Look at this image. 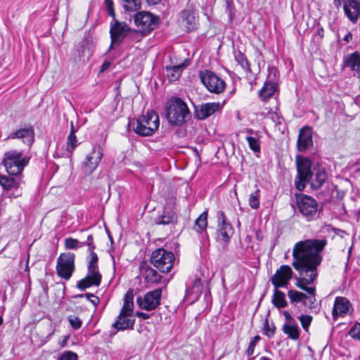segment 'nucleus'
Here are the masks:
<instances>
[{
	"label": "nucleus",
	"mask_w": 360,
	"mask_h": 360,
	"mask_svg": "<svg viewBox=\"0 0 360 360\" xmlns=\"http://www.w3.org/2000/svg\"><path fill=\"white\" fill-rule=\"evenodd\" d=\"M327 245L326 239H307L296 243L292 249V266L298 272L299 277H296L295 285L307 292L309 296V307H315L316 288L307 287L315 281L317 277V267L322 261L320 252Z\"/></svg>",
	"instance_id": "f257e3e1"
},
{
	"label": "nucleus",
	"mask_w": 360,
	"mask_h": 360,
	"mask_svg": "<svg viewBox=\"0 0 360 360\" xmlns=\"http://www.w3.org/2000/svg\"><path fill=\"white\" fill-rule=\"evenodd\" d=\"M297 176L295 179V187L300 191L304 189L306 183H310L314 189L319 188L326 179V173L323 170L312 172L311 162L308 158L297 156L296 158Z\"/></svg>",
	"instance_id": "f03ea898"
},
{
	"label": "nucleus",
	"mask_w": 360,
	"mask_h": 360,
	"mask_svg": "<svg viewBox=\"0 0 360 360\" xmlns=\"http://www.w3.org/2000/svg\"><path fill=\"white\" fill-rule=\"evenodd\" d=\"M165 112L169 124L181 127L191 117L187 104L181 98L173 97L166 103Z\"/></svg>",
	"instance_id": "7ed1b4c3"
},
{
	"label": "nucleus",
	"mask_w": 360,
	"mask_h": 360,
	"mask_svg": "<svg viewBox=\"0 0 360 360\" xmlns=\"http://www.w3.org/2000/svg\"><path fill=\"white\" fill-rule=\"evenodd\" d=\"M134 132L141 136H152L160 125L158 115L154 110H148L133 123Z\"/></svg>",
	"instance_id": "20e7f679"
},
{
	"label": "nucleus",
	"mask_w": 360,
	"mask_h": 360,
	"mask_svg": "<svg viewBox=\"0 0 360 360\" xmlns=\"http://www.w3.org/2000/svg\"><path fill=\"white\" fill-rule=\"evenodd\" d=\"M28 160L22 157V152L9 150L4 153L3 165L9 175L21 174Z\"/></svg>",
	"instance_id": "39448f33"
},
{
	"label": "nucleus",
	"mask_w": 360,
	"mask_h": 360,
	"mask_svg": "<svg viewBox=\"0 0 360 360\" xmlns=\"http://www.w3.org/2000/svg\"><path fill=\"white\" fill-rule=\"evenodd\" d=\"M174 254L163 248H158L152 252L151 264L162 273L169 272L174 264Z\"/></svg>",
	"instance_id": "423d86ee"
},
{
	"label": "nucleus",
	"mask_w": 360,
	"mask_h": 360,
	"mask_svg": "<svg viewBox=\"0 0 360 360\" xmlns=\"http://www.w3.org/2000/svg\"><path fill=\"white\" fill-rule=\"evenodd\" d=\"M299 212L307 221H311L319 217V205L316 200L307 195H296Z\"/></svg>",
	"instance_id": "0eeeda50"
},
{
	"label": "nucleus",
	"mask_w": 360,
	"mask_h": 360,
	"mask_svg": "<svg viewBox=\"0 0 360 360\" xmlns=\"http://www.w3.org/2000/svg\"><path fill=\"white\" fill-rule=\"evenodd\" d=\"M134 21L140 32L146 35L155 29L159 22V18L150 12L140 11L134 14Z\"/></svg>",
	"instance_id": "6e6552de"
},
{
	"label": "nucleus",
	"mask_w": 360,
	"mask_h": 360,
	"mask_svg": "<svg viewBox=\"0 0 360 360\" xmlns=\"http://www.w3.org/2000/svg\"><path fill=\"white\" fill-rule=\"evenodd\" d=\"M75 257L72 252L61 253L57 259L56 272L58 276L68 281L75 271Z\"/></svg>",
	"instance_id": "1a4fd4ad"
},
{
	"label": "nucleus",
	"mask_w": 360,
	"mask_h": 360,
	"mask_svg": "<svg viewBox=\"0 0 360 360\" xmlns=\"http://www.w3.org/2000/svg\"><path fill=\"white\" fill-rule=\"evenodd\" d=\"M200 78L207 89L212 93L220 94L225 89V82L210 70L200 71Z\"/></svg>",
	"instance_id": "9d476101"
},
{
	"label": "nucleus",
	"mask_w": 360,
	"mask_h": 360,
	"mask_svg": "<svg viewBox=\"0 0 360 360\" xmlns=\"http://www.w3.org/2000/svg\"><path fill=\"white\" fill-rule=\"evenodd\" d=\"M161 296L162 289L158 288L148 292L143 296H139L136 298V303L140 309L152 311L160 305Z\"/></svg>",
	"instance_id": "9b49d317"
},
{
	"label": "nucleus",
	"mask_w": 360,
	"mask_h": 360,
	"mask_svg": "<svg viewBox=\"0 0 360 360\" xmlns=\"http://www.w3.org/2000/svg\"><path fill=\"white\" fill-rule=\"evenodd\" d=\"M218 227L217 231V238L219 241L227 243L232 237L234 230L232 225L226 219L224 212L219 211L217 213Z\"/></svg>",
	"instance_id": "f8f14e48"
},
{
	"label": "nucleus",
	"mask_w": 360,
	"mask_h": 360,
	"mask_svg": "<svg viewBox=\"0 0 360 360\" xmlns=\"http://www.w3.org/2000/svg\"><path fill=\"white\" fill-rule=\"evenodd\" d=\"M293 272L288 265H281L271 277L270 281L274 288H286L292 278Z\"/></svg>",
	"instance_id": "ddd939ff"
},
{
	"label": "nucleus",
	"mask_w": 360,
	"mask_h": 360,
	"mask_svg": "<svg viewBox=\"0 0 360 360\" xmlns=\"http://www.w3.org/2000/svg\"><path fill=\"white\" fill-rule=\"evenodd\" d=\"M23 183L21 174L5 176L0 174V185L5 190L14 189L15 191L10 195L17 198L21 195V191L19 189L20 185Z\"/></svg>",
	"instance_id": "4468645a"
},
{
	"label": "nucleus",
	"mask_w": 360,
	"mask_h": 360,
	"mask_svg": "<svg viewBox=\"0 0 360 360\" xmlns=\"http://www.w3.org/2000/svg\"><path fill=\"white\" fill-rule=\"evenodd\" d=\"M129 30V27L126 23L115 21L110 27L111 44L110 48L112 49L114 46H119Z\"/></svg>",
	"instance_id": "2eb2a0df"
},
{
	"label": "nucleus",
	"mask_w": 360,
	"mask_h": 360,
	"mask_svg": "<svg viewBox=\"0 0 360 360\" xmlns=\"http://www.w3.org/2000/svg\"><path fill=\"white\" fill-rule=\"evenodd\" d=\"M313 146V137L311 128L305 126L299 131L297 141V148L300 152H304Z\"/></svg>",
	"instance_id": "dca6fc26"
},
{
	"label": "nucleus",
	"mask_w": 360,
	"mask_h": 360,
	"mask_svg": "<svg viewBox=\"0 0 360 360\" xmlns=\"http://www.w3.org/2000/svg\"><path fill=\"white\" fill-rule=\"evenodd\" d=\"M103 156L102 150L100 147L93 148L92 151L86 155L83 162L84 169L86 173H92L98 167Z\"/></svg>",
	"instance_id": "f3484780"
},
{
	"label": "nucleus",
	"mask_w": 360,
	"mask_h": 360,
	"mask_svg": "<svg viewBox=\"0 0 360 360\" xmlns=\"http://www.w3.org/2000/svg\"><path fill=\"white\" fill-rule=\"evenodd\" d=\"M7 139H20L23 143L30 147L34 141V131L32 127L21 128L11 133Z\"/></svg>",
	"instance_id": "a211bd4d"
},
{
	"label": "nucleus",
	"mask_w": 360,
	"mask_h": 360,
	"mask_svg": "<svg viewBox=\"0 0 360 360\" xmlns=\"http://www.w3.org/2000/svg\"><path fill=\"white\" fill-rule=\"evenodd\" d=\"M345 16L353 24H356L360 18V1L358 0H349L347 4L343 5Z\"/></svg>",
	"instance_id": "6ab92c4d"
},
{
	"label": "nucleus",
	"mask_w": 360,
	"mask_h": 360,
	"mask_svg": "<svg viewBox=\"0 0 360 360\" xmlns=\"http://www.w3.org/2000/svg\"><path fill=\"white\" fill-rule=\"evenodd\" d=\"M179 22L187 32H191L196 29L198 18L193 11L184 10L180 13Z\"/></svg>",
	"instance_id": "aec40b11"
},
{
	"label": "nucleus",
	"mask_w": 360,
	"mask_h": 360,
	"mask_svg": "<svg viewBox=\"0 0 360 360\" xmlns=\"http://www.w3.org/2000/svg\"><path fill=\"white\" fill-rule=\"evenodd\" d=\"M220 108L219 103H207L195 107L194 116L198 120H205L217 111Z\"/></svg>",
	"instance_id": "412c9836"
},
{
	"label": "nucleus",
	"mask_w": 360,
	"mask_h": 360,
	"mask_svg": "<svg viewBox=\"0 0 360 360\" xmlns=\"http://www.w3.org/2000/svg\"><path fill=\"white\" fill-rule=\"evenodd\" d=\"M343 67L349 68L352 71L356 72L360 77V53L355 51L343 57Z\"/></svg>",
	"instance_id": "4be33fe9"
},
{
	"label": "nucleus",
	"mask_w": 360,
	"mask_h": 360,
	"mask_svg": "<svg viewBox=\"0 0 360 360\" xmlns=\"http://www.w3.org/2000/svg\"><path fill=\"white\" fill-rule=\"evenodd\" d=\"M101 281V275L100 274H91L88 271L86 277L78 281L77 287L81 290H84L92 285L98 286Z\"/></svg>",
	"instance_id": "5701e85b"
},
{
	"label": "nucleus",
	"mask_w": 360,
	"mask_h": 360,
	"mask_svg": "<svg viewBox=\"0 0 360 360\" xmlns=\"http://www.w3.org/2000/svg\"><path fill=\"white\" fill-rule=\"evenodd\" d=\"M349 307L350 302L346 297H337L332 311L333 317L344 316L349 311Z\"/></svg>",
	"instance_id": "b1692460"
},
{
	"label": "nucleus",
	"mask_w": 360,
	"mask_h": 360,
	"mask_svg": "<svg viewBox=\"0 0 360 360\" xmlns=\"http://www.w3.org/2000/svg\"><path fill=\"white\" fill-rule=\"evenodd\" d=\"M134 312V292L129 289L124 295V304L120 314L121 316H131Z\"/></svg>",
	"instance_id": "393cba45"
},
{
	"label": "nucleus",
	"mask_w": 360,
	"mask_h": 360,
	"mask_svg": "<svg viewBox=\"0 0 360 360\" xmlns=\"http://www.w3.org/2000/svg\"><path fill=\"white\" fill-rule=\"evenodd\" d=\"M128 316H121V314H119L115 321L112 324V327L117 330L134 329L135 319H129L127 318Z\"/></svg>",
	"instance_id": "a878e982"
},
{
	"label": "nucleus",
	"mask_w": 360,
	"mask_h": 360,
	"mask_svg": "<svg viewBox=\"0 0 360 360\" xmlns=\"http://www.w3.org/2000/svg\"><path fill=\"white\" fill-rule=\"evenodd\" d=\"M282 330L288 338L292 340H298L300 338V330L295 321L285 323L282 327Z\"/></svg>",
	"instance_id": "bb28decb"
},
{
	"label": "nucleus",
	"mask_w": 360,
	"mask_h": 360,
	"mask_svg": "<svg viewBox=\"0 0 360 360\" xmlns=\"http://www.w3.org/2000/svg\"><path fill=\"white\" fill-rule=\"evenodd\" d=\"M143 276L148 283H158L161 281L162 276L153 268L148 265L142 266Z\"/></svg>",
	"instance_id": "cd10ccee"
},
{
	"label": "nucleus",
	"mask_w": 360,
	"mask_h": 360,
	"mask_svg": "<svg viewBox=\"0 0 360 360\" xmlns=\"http://www.w3.org/2000/svg\"><path fill=\"white\" fill-rule=\"evenodd\" d=\"M187 64L185 63L178 65L167 66L166 74L168 79L171 82H174L179 79L183 70L186 68Z\"/></svg>",
	"instance_id": "c85d7f7f"
},
{
	"label": "nucleus",
	"mask_w": 360,
	"mask_h": 360,
	"mask_svg": "<svg viewBox=\"0 0 360 360\" xmlns=\"http://www.w3.org/2000/svg\"><path fill=\"white\" fill-rule=\"evenodd\" d=\"M176 214L173 210H167L164 209L162 214L155 219V223L157 224L167 225L176 223Z\"/></svg>",
	"instance_id": "c756f323"
},
{
	"label": "nucleus",
	"mask_w": 360,
	"mask_h": 360,
	"mask_svg": "<svg viewBox=\"0 0 360 360\" xmlns=\"http://www.w3.org/2000/svg\"><path fill=\"white\" fill-rule=\"evenodd\" d=\"M277 84L275 82H265L263 87L259 92V96L262 101L271 98L276 91Z\"/></svg>",
	"instance_id": "7c9ffc66"
},
{
	"label": "nucleus",
	"mask_w": 360,
	"mask_h": 360,
	"mask_svg": "<svg viewBox=\"0 0 360 360\" xmlns=\"http://www.w3.org/2000/svg\"><path fill=\"white\" fill-rule=\"evenodd\" d=\"M272 303L278 309L285 308L288 305L285 293L279 290L278 288H274Z\"/></svg>",
	"instance_id": "2f4dec72"
},
{
	"label": "nucleus",
	"mask_w": 360,
	"mask_h": 360,
	"mask_svg": "<svg viewBox=\"0 0 360 360\" xmlns=\"http://www.w3.org/2000/svg\"><path fill=\"white\" fill-rule=\"evenodd\" d=\"M207 226V212H203L195 221L193 229L198 233L206 231Z\"/></svg>",
	"instance_id": "473e14b6"
},
{
	"label": "nucleus",
	"mask_w": 360,
	"mask_h": 360,
	"mask_svg": "<svg viewBox=\"0 0 360 360\" xmlns=\"http://www.w3.org/2000/svg\"><path fill=\"white\" fill-rule=\"evenodd\" d=\"M89 252V259L88 262V271L91 274H100L98 271V257L94 250L88 251Z\"/></svg>",
	"instance_id": "72a5a7b5"
},
{
	"label": "nucleus",
	"mask_w": 360,
	"mask_h": 360,
	"mask_svg": "<svg viewBox=\"0 0 360 360\" xmlns=\"http://www.w3.org/2000/svg\"><path fill=\"white\" fill-rule=\"evenodd\" d=\"M122 6L127 11H136L141 8V0H120Z\"/></svg>",
	"instance_id": "f704fd0d"
},
{
	"label": "nucleus",
	"mask_w": 360,
	"mask_h": 360,
	"mask_svg": "<svg viewBox=\"0 0 360 360\" xmlns=\"http://www.w3.org/2000/svg\"><path fill=\"white\" fill-rule=\"evenodd\" d=\"M288 295L292 303L304 302L307 298L306 294L295 290H290Z\"/></svg>",
	"instance_id": "c9c22d12"
},
{
	"label": "nucleus",
	"mask_w": 360,
	"mask_h": 360,
	"mask_svg": "<svg viewBox=\"0 0 360 360\" xmlns=\"http://www.w3.org/2000/svg\"><path fill=\"white\" fill-rule=\"evenodd\" d=\"M64 245L66 250H76L84 246V243H82L75 238H67L65 239Z\"/></svg>",
	"instance_id": "e433bc0d"
},
{
	"label": "nucleus",
	"mask_w": 360,
	"mask_h": 360,
	"mask_svg": "<svg viewBox=\"0 0 360 360\" xmlns=\"http://www.w3.org/2000/svg\"><path fill=\"white\" fill-rule=\"evenodd\" d=\"M234 56L237 63L240 65L243 70H248L250 68L248 59L241 51H236Z\"/></svg>",
	"instance_id": "4c0bfd02"
},
{
	"label": "nucleus",
	"mask_w": 360,
	"mask_h": 360,
	"mask_svg": "<svg viewBox=\"0 0 360 360\" xmlns=\"http://www.w3.org/2000/svg\"><path fill=\"white\" fill-rule=\"evenodd\" d=\"M259 193L260 190L257 189L250 195L248 200L249 205L254 210H257L259 207Z\"/></svg>",
	"instance_id": "58836bf2"
},
{
	"label": "nucleus",
	"mask_w": 360,
	"mask_h": 360,
	"mask_svg": "<svg viewBox=\"0 0 360 360\" xmlns=\"http://www.w3.org/2000/svg\"><path fill=\"white\" fill-rule=\"evenodd\" d=\"M246 140L248 143L250 148L255 153L260 152V141L257 137L247 136Z\"/></svg>",
	"instance_id": "ea45409f"
},
{
	"label": "nucleus",
	"mask_w": 360,
	"mask_h": 360,
	"mask_svg": "<svg viewBox=\"0 0 360 360\" xmlns=\"http://www.w3.org/2000/svg\"><path fill=\"white\" fill-rule=\"evenodd\" d=\"M77 140L75 134L70 133L67 139V150L70 153H72L77 146Z\"/></svg>",
	"instance_id": "a19ab883"
},
{
	"label": "nucleus",
	"mask_w": 360,
	"mask_h": 360,
	"mask_svg": "<svg viewBox=\"0 0 360 360\" xmlns=\"http://www.w3.org/2000/svg\"><path fill=\"white\" fill-rule=\"evenodd\" d=\"M298 319L300 321L303 329L307 332L308 328L311 325V323L312 321V316L310 315L302 314L298 317Z\"/></svg>",
	"instance_id": "79ce46f5"
},
{
	"label": "nucleus",
	"mask_w": 360,
	"mask_h": 360,
	"mask_svg": "<svg viewBox=\"0 0 360 360\" xmlns=\"http://www.w3.org/2000/svg\"><path fill=\"white\" fill-rule=\"evenodd\" d=\"M68 320L71 327L74 330H78L79 328H81L82 321L79 317H77L76 316L70 315L68 317Z\"/></svg>",
	"instance_id": "37998d69"
},
{
	"label": "nucleus",
	"mask_w": 360,
	"mask_h": 360,
	"mask_svg": "<svg viewBox=\"0 0 360 360\" xmlns=\"http://www.w3.org/2000/svg\"><path fill=\"white\" fill-rule=\"evenodd\" d=\"M275 330L276 327L274 326V325L270 326L268 319H265L263 327L264 334L268 336L269 338H271L274 336Z\"/></svg>",
	"instance_id": "c03bdc74"
},
{
	"label": "nucleus",
	"mask_w": 360,
	"mask_h": 360,
	"mask_svg": "<svg viewBox=\"0 0 360 360\" xmlns=\"http://www.w3.org/2000/svg\"><path fill=\"white\" fill-rule=\"evenodd\" d=\"M349 334L352 338L360 340V323H356L349 330Z\"/></svg>",
	"instance_id": "a18cd8bd"
},
{
	"label": "nucleus",
	"mask_w": 360,
	"mask_h": 360,
	"mask_svg": "<svg viewBox=\"0 0 360 360\" xmlns=\"http://www.w3.org/2000/svg\"><path fill=\"white\" fill-rule=\"evenodd\" d=\"M78 356L75 352L72 351H65L64 352L58 360H77Z\"/></svg>",
	"instance_id": "49530a36"
},
{
	"label": "nucleus",
	"mask_w": 360,
	"mask_h": 360,
	"mask_svg": "<svg viewBox=\"0 0 360 360\" xmlns=\"http://www.w3.org/2000/svg\"><path fill=\"white\" fill-rule=\"evenodd\" d=\"M104 4L108 15L115 18V12L112 0H104Z\"/></svg>",
	"instance_id": "de8ad7c7"
},
{
	"label": "nucleus",
	"mask_w": 360,
	"mask_h": 360,
	"mask_svg": "<svg viewBox=\"0 0 360 360\" xmlns=\"http://www.w3.org/2000/svg\"><path fill=\"white\" fill-rule=\"evenodd\" d=\"M259 340H260V337L259 335H256L250 341L249 346L246 351V353L248 356H250L254 353L255 345Z\"/></svg>",
	"instance_id": "09e8293b"
},
{
	"label": "nucleus",
	"mask_w": 360,
	"mask_h": 360,
	"mask_svg": "<svg viewBox=\"0 0 360 360\" xmlns=\"http://www.w3.org/2000/svg\"><path fill=\"white\" fill-rule=\"evenodd\" d=\"M84 243V245L89 247L88 251L94 250L96 249V245L94 243V237L91 234L88 236L86 241Z\"/></svg>",
	"instance_id": "8fccbe9b"
},
{
	"label": "nucleus",
	"mask_w": 360,
	"mask_h": 360,
	"mask_svg": "<svg viewBox=\"0 0 360 360\" xmlns=\"http://www.w3.org/2000/svg\"><path fill=\"white\" fill-rule=\"evenodd\" d=\"M176 204V199L174 197H169L166 200L165 210H172Z\"/></svg>",
	"instance_id": "3c124183"
},
{
	"label": "nucleus",
	"mask_w": 360,
	"mask_h": 360,
	"mask_svg": "<svg viewBox=\"0 0 360 360\" xmlns=\"http://www.w3.org/2000/svg\"><path fill=\"white\" fill-rule=\"evenodd\" d=\"M85 297L89 300L94 306H97L99 303V298L97 296L91 293L85 294Z\"/></svg>",
	"instance_id": "603ef678"
},
{
	"label": "nucleus",
	"mask_w": 360,
	"mask_h": 360,
	"mask_svg": "<svg viewBox=\"0 0 360 360\" xmlns=\"http://www.w3.org/2000/svg\"><path fill=\"white\" fill-rule=\"evenodd\" d=\"M347 1L349 0H333V4L335 8L339 10L342 6H343L344 4H347Z\"/></svg>",
	"instance_id": "864d4df0"
},
{
	"label": "nucleus",
	"mask_w": 360,
	"mask_h": 360,
	"mask_svg": "<svg viewBox=\"0 0 360 360\" xmlns=\"http://www.w3.org/2000/svg\"><path fill=\"white\" fill-rule=\"evenodd\" d=\"M135 315L139 317V318H141L142 319H148L150 318V315L146 314V313H144V312H141V311H136Z\"/></svg>",
	"instance_id": "5fc2aeb1"
},
{
	"label": "nucleus",
	"mask_w": 360,
	"mask_h": 360,
	"mask_svg": "<svg viewBox=\"0 0 360 360\" xmlns=\"http://www.w3.org/2000/svg\"><path fill=\"white\" fill-rule=\"evenodd\" d=\"M111 65V63L110 61H105L100 68V72H105Z\"/></svg>",
	"instance_id": "6e6d98bb"
},
{
	"label": "nucleus",
	"mask_w": 360,
	"mask_h": 360,
	"mask_svg": "<svg viewBox=\"0 0 360 360\" xmlns=\"http://www.w3.org/2000/svg\"><path fill=\"white\" fill-rule=\"evenodd\" d=\"M283 315L285 318V320L287 321L286 323H290L291 321H295V320L292 319L291 315L289 314L288 311H285L283 312Z\"/></svg>",
	"instance_id": "4d7b16f0"
},
{
	"label": "nucleus",
	"mask_w": 360,
	"mask_h": 360,
	"mask_svg": "<svg viewBox=\"0 0 360 360\" xmlns=\"http://www.w3.org/2000/svg\"><path fill=\"white\" fill-rule=\"evenodd\" d=\"M352 39V34L348 32L343 38V40L349 43Z\"/></svg>",
	"instance_id": "13d9d810"
},
{
	"label": "nucleus",
	"mask_w": 360,
	"mask_h": 360,
	"mask_svg": "<svg viewBox=\"0 0 360 360\" xmlns=\"http://www.w3.org/2000/svg\"><path fill=\"white\" fill-rule=\"evenodd\" d=\"M316 34L320 37L321 39L323 38L324 30L323 27H320L317 30Z\"/></svg>",
	"instance_id": "bf43d9fd"
},
{
	"label": "nucleus",
	"mask_w": 360,
	"mask_h": 360,
	"mask_svg": "<svg viewBox=\"0 0 360 360\" xmlns=\"http://www.w3.org/2000/svg\"><path fill=\"white\" fill-rule=\"evenodd\" d=\"M162 0H146L147 3L150 5H156L159 4Z\"/></svg>",
	"instance_id": "052dcab7"
},
{
	"label": "nucleus",
	"mask_w": 360,
	"mask_h": 360,
	"mask_svg": "<svg viewBox=\"0 0 360 360\" xmlns=\"http://www.w3.org/2000/svg\"><path fill=\"white\" fill-rule=\"evenodd\" d=\"M68 339H69V336H65V337L64 338V340H63L62 341V342L60 343V345H61V347H65V345H66V344H67V342H68Z\"/></svg>",
	"instance_id": "680f3d73"
},
{
	"label": "nucleus",
	"mask_w": 360,
	"mask_h": 360,
	"mask_svg": "<svg viewBox=\"0 0 360 360\" xmlns=\"http://www.w3.org/2000/svg\"><path fill=\"white\" fill-rule=\"evenodd\" d=\"M70 133H72V134H75V130L74 129L73 122H70Z\"/></svg>",
	"instance_id": "e2e57ef3"
},
{
	"label": "nucleus",
	"mask_w": 360,
	"mask_h": 360,
	"mask_svg": "<svg viewBox=\"0 0 360 360\" xmlns=\"http://www.w3.org/2000/svg\"><path fill=\"white\" fill-rule=\"evenodd\" d=\"M246 132H247V133H248V134H256V135H257V132H255V131L253 129H246Z\"/></svg>",
	"instance_id": "0e129e2a"
},
{
	"label": "nucleus",
	"mask_w": 360,
	"mask_h": 360,
	"mask_svg": "<svg viewBox=\"0 0 360 360\" xmlns=\"http://www.w3.org/2000/svg\"><path fill=\"white\" fill-rule=\"evenodd\" d=\"M84 296H85V295L80 294V295H76L75 297H76V298L79 297L80 298V297H83Z\"/></svg>",
	"instance_id": "69168bd1"
},
{
	"label": "nucleus",
	"mask_w": 360,
	"mask_h": 360,
	"mask_svg": "<svg viewBox=\"0 0 360 360\" xmlns=\"http://www.w3.org/2000/svg\"><path fill=\"white\" fill-rule=\"evenodd\" d=\"M260 360H270L268 357L266 356H262Z\"/></svg>",
	"instance_id": "338daca9"
},
{
	"label": "nucleus",
	"mask_w": 360,
	"mask_h": 360,
	"mask_svg": "<svg viewBox=\"0 0 360 360\" xmlns=\"http://www.w3.org/2000/svg\"><path fill=\"white\" fill-rule=\"evenodd\" d=\"M200 279H195V283H200Z\"/></svg>",
	"instance_id": "774afa93"
}]
</instances>
